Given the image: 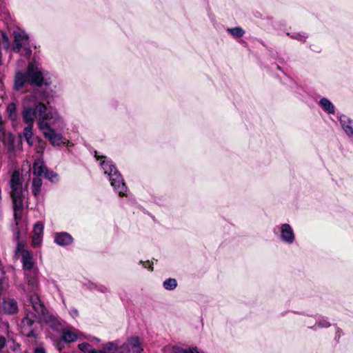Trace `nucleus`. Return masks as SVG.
<instances>
[{
    "label": "nucleus",
    "mask_w": 353,
    "mask_h": 353,
    "mask_svg": "<svg viewBox=\"0 0 353 353\" xmlns=\"http://www.w3.org/2000/svg\"><path fill=\"white\" fill-rule=\"evenodd\" d=\"M32 96H27L23 104V110L21 112L23 121L26 124L34 125L36 119H38V127L40 128L41 121L46 123L47 121L52 120L53 123H62V118L59 116L56 110L48 108L46 105L39 103L34 108L26 106V102L33 99Z\"/></svg>",
    "instance_id": "1"
},
{
    "label": "nucleus",
    "mask_w": 353,
    "mask_h": 353,
    "mask_svg": "<svg viewBox=\"0 0 353 353\" xmlns=\"http://www.w3.org/2000/svg\"><path fill=\"white\" fill-rule=\"evenodd\" d=\"M101 166L104 170V173L109 176L110 184L114 188V190L118 192L120 196L125 195L127 187L122 176L115 168L113 163L111 161L103 160L101 162Z\"/></svg>",
    "instance_id": "2"
},
{
    "label": "nucleus",
    "mask_w": 353,
    "mask_h": 353,
    "mask_svg": "<svg viewBox=\"0 0 353 353\" xmlns=\"http://www.w3.org/2000/svg\"><path fill=\"white\" fill-rule=\"evenodd\" d=\"M57 124L59 128L64 126L63 121L62 123H53L52 120L47 121L46 123L41 121L40 123L39 130L42 132L43 135L46 138L53 146H61L66 145L69 141L65 139L61 133L57 132L54 128H52V125Z\"/></svg>",
    "instance_id": "3"
},
{
    "label": "nucleus",
    "mask_w": 353,
    "mask_h": 353,
    "mask_svg": "<svg viewBox=\"0 0 353 353\" xmlns=\"http://www.w3.org/2000/svg\"><path fill=\"white\" fill-rule=\"evenodd\" d=\"M48 72L43 71L41 65L36 61L30 62L27 68L26 75L28 82L31 85L41 86L42 85H49L50 83L46 78Z\"/></svg>",
    "instance_id": "4"
},
{
    "label": "nucleus",
    "mask_w": 353,
    "mask_h": 353,
    "mask_svg": "<svg viewBox=\"0 0 353 353\" xmlns=\"http://www.w3.org/2000/svg\"><path fill=\"white\" fill-rule=\"evenodd\" d=\"M15 255L21 257V262L24 272L32 271L38 269L34 260L32 251L26 249V243L18 241L15 248Z\"/></svg>",
    "instance_id": "5"
},
{
    "label": "nucleus",
    "mask_w": 353,
    "mask_h": 353,
    "mask_svg": "<svg viewBox=\"0 0 353 353\" xmlns=\"http://www.w3.org/2000/svg\"><path fill=\"white\" fill-rule=\"evenodd\" d=\"M14 44L12 50L17 53H21V55L29 57L32 54L30 47L28 35L23 30H19L14 31Z\"/></svg>",
    "instance_id": "6"
},
{
    "label": "nucleus",
    "mask_w": 353,
    "mask_h": 353,
    "mask_svg": "<svg viewBox=\"0 0 353 353\" xmlns=\"http://www.w3.org/2000/svg\"><path fill=\"white\" fill-rule=\"evenodd\" d=\"M30 302L34 311V315L39 319L46 322L52 320L53 317L49 314L44 303L41 301L39 295L34 293L30 296Z\"/></svg>",
    "instance_id": "7"
},
{
    "label": "nucleus",
    "mask_w": 353,
    "mask_h": 353,
    "mask_svg": "<svg viewBox=\"0 0 353 353\" xmlns=\"http://www.w3.org/2000/svg\"><path fill=\"white\" fill-rule=\"evenodd\" d=\"M37 316L32 312H28L21 321V330L23 335L27 337H35L33 325Z\"/></svg>",
    "instance_id": "8"
},
{
    "label": "nucleus",
    "mask_w": 353,
    "mask_h": 353,
    "mask_svg": "<svg viewBox=\"0 0 353 353\" xmlns=\"http://www.w3.org/2000/svg\"><path fill=\"white\" fill-rule=\"evenodd\" d=\"M142 343L138 336L129 338L122 345V353H141Z\"/></svg>",
    "instance_id": "9"
},
{
    "label": "nucleus",
    "mask_w": 353,
    "mask_h": 353,
    "mask_svg": "<svg viewBox=\"0 0 353 353\" xmlns=\"http://www.w3.org/2000/svg\"><path fill=\"white\" fill-rule=\"evenodd\" d=\"M11 197L12 199V202H13L14 220H15L16 224L17 225L19 223V221L21 219V216H22L24 194H23V192L18 193L16 194H11Z\"/></svg>",
    "instance_id": "10"
},
{
    "label": "nucleus",
    "mask_w": 353,
    "mask_h": 353,
    "mask_svg": "<svg viewBox=\"0 0 353 353\" xmlns=\"http://www.w3.org/2000/svg\"><path fill=\"white\" fill-rule=\"evenodd\" d=\"M25 281L30 292L36 293L39 290V284L38 281L39 269L32 271L24 272Z\"/></svg>",
    "instance_id": "11"
},
{
    "label": "nucleus",
    "mask_w": 353,
    "mask_h": 353,
    "mask_svg": "<svg viewBox=\"0 0 353 353\" xmlns=\"http://www.w3.org/2000/svg\"><path fill=\"white\" fill-rule=\"evenodd\" d=\"M280 238L285 243L291 244L295 239V235L292 227L288 224H282L280 227Z\"/></svg>",
    "instance_id": "12"
},
{
    "label": "nucleus",
    "mask_w": 353,
    "mask_h": 353,
    "mask_svg": "<svg viewBox=\"0 0 353 353\" xmlns=\"http://www.w3.org/2000/svg\"><path fill=\"white\" fill-rule=\"evenodd\" d=\"M43 224L41 222H37L34 225L33 236L32 239V245L34 248L39 247L43 241Z\"/></svg>",
    "instance_id": "13"
},
{
    "label": "nucleus",
    "mask_w": 353,
    "mask_h": 353,
    "mask_svg": "<svg viewBox=\"0 0 353 353\" xmlns=\"http://www.w3.org/2000/svg\"><path fill=\"white\" fill-rule=\"evenodd\" d=\"M11 188V194L24 192L22 188V183L20 180V174L17 170H14L11 176L10 181Z\"/></svg>",
    "instance_id": "14"
},
{
    "label": "nucleus",
    "mask_w": 353,
    "mask_h": 353,
    "mask_svg": "<svg viewBox=\"0 0 353 353\" xmlns=\"http://www.w3.org/2000/svg\"><path fill=\"white\" fill-rule=\"evenodd\" d=\"M339 121L347 135L353 137V121L345 115H341L339 117Z\"/></svg>",
    "instance_id": "15"
},
{
    "label": "nucleus",
    "mask_w": 353,
    "mask_h": 353,
    "mask_svg": "<svg viewBox=\"0 0 353 353\" xmlns=\"http://www.w3.org/2000/svg\"><path fill=\"white\" fill-rule=\"evenodd\" d=\"M73 239L67 232L56 233L54 236V242L61 246L70 245L72 243Z\"/></svg>",
    "instance_id": "16"
},
{
    "label": "nucleus",
    "mask_w": 353,
    "mask_h": 353,
    "mask_svg": "<svg viewBox=\"0 0 353 353\" xmlns=\"http://www.w3.org/2000/svg\"><path fill=\"white\" fill-rule=\"evenodd\" d=\"M82 334L78 331H72L70 329H63L62 331V339L66 343H72L80 338Z\"/></svg>",
    "instance_id": "17"
},
{
    "label": "nucleus",
    "mask_w": 353,
    "mask_h": 353,
    "mask_svg": "<svg viewBox=\"0 0 353 353\" xmlns=\"http://www.w3.org/2000/svg\"><path fill=\"white\" fill-rule=\"evenodd\" d=\"M3 310L8 314H13L18 311V305L17 301L12 299L5 300L3 303Z\"/></svg>",
    "instance_id": "18"
},
{
    "label": "nucleus",
    "mask_w": 353,
    "mask_h": 353,
    "mask_svg": "<svg viewBox=\"0 0 353 353\" xmlns=\"http://www.w3.org/2000/svg\"><path fill=\"white\" fill-rule=\"evenodd\" d=\"M26 82H28L26 73L24 74L21 72H17L14 76V89L15 90H19L23 88Z\"/></svg>",
    "instance_id": "19"
},
{
    "label": "nucleus",
    "mask_w": 353,
    "mask_h": 353,
    "mask_svg": "<svg viewBox=\"0 0 353 353\" xmlns=\"http://www.w3.org/2000/svg\"><path fill=\"white\" fill-rule=\"evenodd\" d=\"M46 167L44 165L43 161L41 159H37L34 160L32 167V172L35 176H43Z\"/></svg>",
    "instance_id": "20"
},
{
    "label": "nucleus",
    "mask_w": 353,
    "mask_h": 353,
    "mask_svg": "<svg viewBox=\"0 0 353 353\" xmlns=\"http://www.w3.org/2000/svg\"><path fill=\"white\" fill-rule=\"evenodd\" d=\"M105 353H122V345H119L117 341L108 342L103 346Z\"/></svg>",
    "instance_id": "21"
},
{
    "label": "nucleus",
    "mask_w": 353,
    "mask_h": 353,
    "mask_svg": "<svg viewBox=\"0 0 353 353\" xmlns=\"http://www.w3.org/2000/svg\"><path fill=\"white\" fill-rule=\"evenodd\" d=\"M8 118L13 122L16 121L18 118L17 111V105L15 103H10L6 108Z\"/></svg>",
    "instance_id": "22"
},
{
    "label": "nucleus",
    "mask_w": 353,
    "mask_h": 353,
    "mask_svg": "<svg viewBox=\"0 0 353 353\" xmlns=\"http://www.w3.org/2000/svg\"><path fill=\"white\" fill-rule=\"evenodd\" d=\"M319 104L321 108L327 113L333 114L334 113V105L326 98H323L320 100Z\"/></svg>",
    "instance_id": "23"
},
{
    "label": "nucleus",
    "mask_w": 353,
    "mask_h": 353,
    "mask_svg": "<svg viewBox=\"0 0 353 353\" xmlns=\"http://www.w3.org/2000/svg\"><path fill=\"white\" fill-rule=\"evenodd\" d=\"M42 180L40 178H34L32 182V192L37 196L41 191Z\"/></svg>",
    "instance_id": "24"
},
{
    "label": "nucleus",
    "mask_w": 353,
    "mask_h": 353,
    "mask_svg": "<svg viewBox=\"0 0 353 353\" xmlns=\"http://www.w3.org/2000/svg\"><path fill=\"white\" fill-rule=\"evenodd\" d=\"M32 128H33V125L27 124V126H26L23 130V136L29 145L33 144Z\"/></svg>",
    "instance_id": "25"
},
{
    "label": "nucleus",
    "mask_w": 353,
    "mask_h": 353,
    "mask_svg": "<svg viewBox=\"0 0 353 353\" xmlns=\"http://www.w3.org/2000/svg\"><path fill=\"white\" fill-rule=\"evenodd\" d=\"M163 286L166 290H173L177 286V282L175 279L169 278L163 281Z\"/></svg>",
    "instance_id": "26"
},
{
    "label": "nucleus",
    "mask_w": 353,
    "mask_h": 353,
    "mask_svg": "<svg viewBox=\"0 0 353 353\" xmlns=\"http://www.w3.org/2000/svg\"><path fill=\"white\" fill-rule=\"evenodd\" d=\"M228 32H230L232 35L236 37H241L243 36L245 32L240 27H236L233 28H228Z\"/></svg>",
    "instance_id": "27"
},
{
    "label": "nucleus",
    "mask_w": 353,
    "mask_h": 353,
    "mask_svg": "<svg viewBox=\"0 0 353 353\" xmlns=\"http://www.w3.org/2000/svg\"><path fill=\"white\" fill-rule=\"evenodd\" d=\"M43 176L49 179L52 182H54L58 179L57 174L53 171L49 170L48 169L46 170V172Z\"/></svg>",
    "instance_id": "28"
},
{
    "label": "nucleus",
    "mask_w": 353,
    "mask_h": 353,
    "mask_svg": "<svg viewBox=\"0 0 353 353\" xmlns=\"http://www.w3.org/2000/svg\"><path fill=\"white\" fill-rule=\"evenodd\" d=\"M7 351L8 353H20V345L18 343L12 342L10 344L8 345Z\"/></svg>",
    "instance_id": "29"
},
{
    "label": "nucleus",
    "mask_w": 353,
    "mask_h": 353,
    "mask_svg": "<svg viewBox=\"0 0 353 353\" xmlns=\"http://www.w3.org/2000/svg\"><path fill=\"white\" fill-rule=\"evenodd\" d=\"M78 347L81 352L85 353H90L93 349L92 347L88 343H79Z\"/></svg>",
    "instance_id": "30"
},
{
    "label": "nucleus",
    "mask_w": 353,
    "mask_h": 353,
    "mask_svg": "<svg viewBox=\"0 0 353 353\" xmlns=\"http://www.w3.org/2000/svg\"><path fill=\"white\" fill-rule=\"evenodd\" d=\"M292 39H296V40H299L301 42H305L306 39H307V36L305 35V34H301L300 33H294L292 34H288Z\"/></svg>",
    "instance_id": "31"
},
{
    "label": "nucleus",
    "mask_w": 353,
    "mask_h": 353,
    "mask_svg": "<svg viewBox=\"0 0 353 353\" xmlns=\"http://www.w3.org/2000/svg\"><path fill=\"white\" fill-rule=\"evenodd\" d=\"M330 325V323L329 321L324 318L319 319L316 324V327H328Z\"/></svg>",
    "instance_id": "32"
},
{
    "label": "nucleus",
    "mask_w": 353,
    "mask_h": 353,
    "mask_svg": "<svg viewBox=\"0 0 353 353\" xmlns=\"http://www.w3.org/2000/svg\"><path fill=\"white\" fill-rule=\"evenodd\" d=\"M181 353H200L196 347H192L188 349H181L180 352Z\"/></svg>",
    "instance_id": "33"
},
{
    "label": "nucleus",
    "mask_w": 353,
    "mask_h": 353,
    "mask_svg": "<svg viewBox=\"0 0 353 353\" xmlns=\"http://www.w3.org/2000/svg\"><path fill=\"white\" fill-rule=\"evenodd\" d=\"M34 353H46L45 350L40 347H37L34 348Z\"/></svg>",
    "instance_id": "34"
},
{
    "label": "nucleus",
    "mask_w": 353,
    "mask_h": 353,
    "mask_svg": "<svg viewBox=\"0 0 353 353\" xmlns=\"http://www.w3.org/2000/svg\"><path fill=\"white\" fill-rule=\"evenodd\" d=\"M70 315L73 317V318H75L78 316L79 313H78V311L76 309H72L70 311Z\"/></svg>",
    "instance_id": "35"
},
{
    "label": "nucleus",
    "mask_w": 353,
    "mask_h": 353,
    "mask_svg": "<svg viewBox=\"0 0 353 353\" xmlns=\"http://www.w3.org/2000/svg\"><path fill=\"white\" fill-rule=\"evenodd\" d=\"M2 39H3V41H5L6 43V44L8 46L9 39H8V36L6 34V33L2 34Z\"/></svg>",
    "instance_id": "36"
},
{
    "label": "nucleus",
    "mask_w": 353,
    "mask_h": 353,
    "mask_svg": "<svg viewBox=\"0 0 353 353\" xmlns=\"http://www.w3.org/2000/svg\"><path fill=\"white\" fill-rule=\"evenodd\" d=\"M99 290L103 292V293H105L108 291V288L106 287H104V286H101L99 288Z\"/></svg>",
    "instance_id": "37"
},
{
    "label": "nucleus",
    "mask_w": 353,
    "mask_h": 353,
    "mask_svg": "<svg viewBox=\"0 0 353 353\" xmlns=\"http://www.w3.org/2000/svg\"><path fill=\"white\" fill-rule=\"evenodd\" d=\"M90 353H105L103 352V348L101 350H96L94 349H92Z\"/></svg>",
    "instance_id": "38"
},
{
    "label": "nucleus",
    "mask_w": 353,
    "mask_h": 353,
    "mask_svg": "<svg viewBox=\"0 0 353 353\" xmlns=\"http://www.w3.org/2000/svg\"><path fill=\"white\" fill-rule=\"evenodd\" d=\"M94 339L97 341V342H100V339H97V338H94Z\"/></svg>",
    "instance_id": "39"
}]
</instances>
